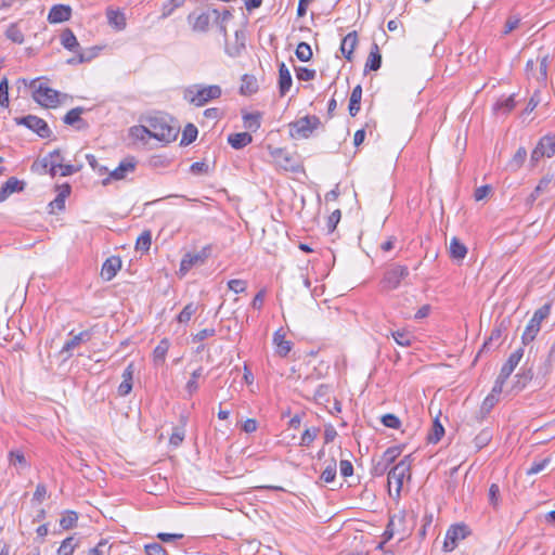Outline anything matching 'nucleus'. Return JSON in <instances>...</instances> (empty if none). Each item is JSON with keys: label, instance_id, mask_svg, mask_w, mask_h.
<instances>
[{"label": "nucleus", "instance_id": "44", "mask_svg": "<svg viewBox=\"0 0 555 555\" xmlns=\"http://www.w3.org/2000/svg\"><path fill=\"white\" fill-rule=\"evenodd\" d=\"M152 244V235L150 231L142 232L137 238L135 248L137 250L147 251Z\"/></svg>", "mask_w": 555, "mask_h": 555}, {"label": "nucleus", "instance_id": "10", "mask_svg": "<svg viewBox=\"0 0 555 555\" xmlns=\"http://www.w3.org/2000/svg\"><path fill=\"white\" fill-rule=\"evenodd\" d=\"M209 256V247H204L198 253H188L180 262L179 272L185 275L192 268L203 264Z\"/></svg>", "mask_w": 555, "mask_h": 555}, {"label": "nucleus", "instance_id": "25", "mask_svg": "<svg viewBox=\"0 0 555 555\" xmlns=\"http://www.w3.org/2000/svg\"><path fill=\"white\" fill-rule=\"evenodd\" d=\"M382 66V54L377 43H373L365 63V70H378Z\"/></svg>", "mask_w": 555, "mask_h": 555}, {"label": "nucleus", "instance_id": "21", "mask_svg": "<svg viewBox=\"0 0 555 555\" xmlns=\"http://www.w3.org/2000/svg\"><path fill=\"white\" fill-rule=\"evenodd\" d=\"M358 44V35L357 31H351L347 34L340 43V51L344 54V56L351 62L353 51Z\"/></svg>", "mask_w": 555, "mask_h": 555}, {"label": "nucleus", "instance_id": "13", "mask_svg": "<svg viewBox=\"0 0 555 555\" xmlns=\"http://www.w3.org/2000/svg\"><path fill=\"white\" fill-rule=\"evenodd\" d=\"M91 337H92L91 330L82 331L79 334L74 335L73 338H70L69 340H67L64 344L61 352L67 353V358H69L72 356V351L74 349L79 347L81 344L88 343L91 339Z\"/></svg>", "mask_w": 555, "mask_h": 555}, {"label": "nucleus", "instance_id": "48", "mask_svg": "<svg viewBox=\"0 0 555 555\" xmlns=\"http://www.w3.org/2000/svg\"><path fill=\"white\" fill-rule=\"evenodd\" d=\"M554 366H555V359L551 358V356L547 354L544 362L538 369V375L543 378L547 377L551 374V372L553 371Z\"/></svg>", "mask_w": 555, "mask_h": 555}, {"label": "nucleus", "instance_id": "32", "mask_svg": "<svg viewBox=\"0 0 555 555\" xmlns=\"http://www.w3.org/2000/svg\"><path fill=\"white\" fill-rule=\"evenodd\" d=\"M61 43L62 46L73 52H76L79 48V43L74 33L70 29H65L61 34Z\"/></svg>", "mask_w": 555, "mask_h": 555}, {"label": "nucleus", "instance_id": "42", "mask_svg": "<svg viewBox=\"0 0 555 555\" xmlns=\"http://www.w3.org/2000/svg\"><path fill=\"white\" fill-rule=\"evenodd\" d=\"M197 305L194 302L188 304L182 311L178 314L177 320L179 323H188L191 318L196 313Z\"/></svg>", "mask_w": 555, "mask_h": 555}, {"label": "nucleus", "instance_id": "57", "mask_svg": "<svg viewBox=\"0 0 555 555\" xmlns=\"http://www.w3.org/2000/svg\"><path fill=\"white\" fill-rule=\"evenodd\" d=\"M3 186H5V189L10 192V194L14 193V192H21L23 191L24 189V182L23 181H20L17 178L15 177H11L10 179H8V181L3 184Z\"/></svg>", "mask_w": 555, "mask_h": 555}, {"label": "nucleus", "instance_id": "14", "mask_svg": "<svg viewBox=\"0 0 555 555\" xmlns=\"http://www.w3.org/2000/svg\"><path fill=\"white\" fill-rule=\"evenodd\" d=\"M273 345L279 357L285 358L292 350L293 344L285 338V332L280 328L273 334Z\"/></svg>", "mask_w": 555, "mask_h": 555}, {"label": "nucleus", "instance_id": "50", "mask_svg": "<svg viewBox=\"0 0 555 555\" xmlns=\"http://www.w3.org/2000/svg\"><path fill=\"white\" fill-rule=\"evenodd\" d=\"M70 193V186L68 184H64L61 188L60 193L55 197V199L51 203L52 206H55L59 209H63L65 207V198Z\"/></svg>", "mask_w": 555, "mask_h": 555}, {"label": "nucleus", "instance_id": "49", "mask_svg": "<svg viewBox=\"0 0 555 555\" xmlns=\"http://www.w3.org/2000/svg\"><path fill=\"white\" fill-rule=\"evenodd\" d=\"M183 3L184 2L182 0H168L167 2H165L162 9V18H167L168 16H170L173 13V11L182 7Z\"/></svg>", "mask_w": 555, "mask_h": 555}, {"label": "nucleus", "instance_id": "7", "mask_svg": "<svg viewBox=\"0 0 555 555\" xmlns=\"http://www.w3.org/2000/svg\"><path fill=\"white\" fill-rule=\"evenodd\" d=\"M410 468L411 462L410 455H408L388 472V485L390 487L392 483H395L398 494L402 489L404 478L410 476Z\"/></svg>", "mask_w": 555, "mask_h": 555}, {"label": "nucleus", "instance_id": "63", "mask_svg": "<svg viewBox=\"0 0 555 555\" xmlns=\"http://www.w3.org/2000/svg\"><path fill=\"white\" fill-rule=\"evenodd\" d=\"M382 423L389 428H399L400 420L393 414H386L382 417Z\"/></svg>", "mask_w": 555, "mask_h": 555}, {"label": "nucleus", "instance_id": "31", "mask_svg": "<svg viewBox=\"0 0 555 555\" xmlns=\"http://www.w3.org/2000/svg\"><path fill=\"white\" fill-rule=\"evenodd\" d=\"M515 98L514 95H509L506 98L499 99L498 102L494 104L493 109L496 113L508 114L515 108Z\"/></svg>", "mask_w": 555, "mask_h": 555}, {"label": "nucleus", "instance_id": "29", "mask_svg": "<svg viewBox=\"0 0 555 555\" xmlns=\"http://www.w3.org/2000/svg\"><path fill=\"white\" fill-rule=\"evenodd\" d=\"M526 158L527 150L525 147H519L507 163V169L512 172L518 171L522 167Z\"/></svg>", "mask_w": 555, "mask_h": 555}, {"label": "nucleus", "instance_id": "16", "mask_svg": "<svg viewBox=\"0 0 555 555\" xmlns=\"http://www.w3.org/2000/svg\"><path fill=\"white\" fill-rule=\"evenodd\" d=\"M72 16V9L69 5L55 4L51 8L48 14V21L51 24L66 22Z\"/></svg>", "mask_w": 555, "mask_h": 555}, {"label": "nucleus", "instance_id": "39", "mask_svg": "<svg viewBox=\"0 0 555 555\" xmlns=\"http://www.w3.org/2000/svg\"><path fill=\"white\" fill-rule=\"evenodd\" d=\"M443 435H444V428L441 425V423L439 422V420L436 418L433 422L431 430L428 434V441L431 443H437L442 438Z\"/></svg>", "mask_w": 555, "mask_h": 555}, {"label": "nucleus", "instance_id": "33", "mask_svg": "<svg viewBox=\"0 0 555 555\" xmlns=\"http://www.w3.org/2000/svg\"><path fill=\"white\" fill-rule=\"evenodd\" d=\"M9 463L17 468H28L30 464L26 460L24 453L21 450H12L9 452Z\"/></svg>", "mask_w": 555, "mask_h": 555}, {"label": "nucleus", "instance_id": "51", "mask_svg": "<svg viewBox=\"0 0 555 555\" xmlns=\"http://www.w3.org/2000/svg\"><path fill=\"white\" fill-rule=\"evenodd\" d=\"M203 369L198 367L191 374L190 380L186 383L185 389L190 395H193L198 390L197 379L202 376Z\"/></svg>", "mask_w": 555, "mask_h": 555}, {"label": "nucleus", "instance_id": "27", "mask_svg": "<svg viewBox=\"0 0 555 555\" xmlns=\"http://www.w3.org/2000/svg\"><path fill=\"white\" fill-rule=\"evenodd\" d=\"M253 137L248 132H238L232 133L228 138L229 144L235 149L240 150L251 143Z\"/></svg>", "mask_w": 555, "mask_h": 555}, {"label": "nucleus", "instance_id": "55", "mask_svg": "<svg viewBox=\"0 0 555 555\" xmlns=\"http://www.w3.org/2000/svg\"><path fill=\"white\" fill-rule=\"evenodd\" d=\"M295 72H296V77L302 81H310V80L314 79V77L317 75L314 69H310L307 67H296Z\"/></svg>", "mask_w": 555, "mask_h": 555}, {"label": "nucleus", "instance_id": "61", "mask_svg": "<svg viewBox=\"0 0 555 555\" xmlns=\"http://www.w3.org/2000/svg\"><path fill=\"white\" fill-rule=\"evenodd\" d=\"M228 287L232 292L240 294L246 291L247 283L244 280L234 279L228 282Z\"/></svg>", "mask_w": 555, "mask_h": 555}, {"label": "nucleus", "instance_id": "6", "mask_svg": "<svg viewBox=\"0 0 555 555\" xmlns=\"http://www.w3.org/2000/svg\"><path fill=\"white\" fill-rule=\"evenodd\" d=\"M321 124L317 116H305L292 122L291 135L295 139H308Z\"/></svg>", "mask_w": 555, "mask_h": 555}, {"label": "nucleus", "instance_id": "1", "mask_svg": "<svg viewBox=\"0 0 555 555\" xmlns=\"http://www.w3.org/2000/svg\"><path fill=\"white\" fill-rule=\"evenodd\" d=\"M147 129L151 132V138H154L163 143H170L175 141L179 134L180 128L172 125L165 116H153L146 119Z\"/></svg>", "mask_w": 555, "mask_h": 555}, {"label": "nucleus", "instance_id": "23", "mask_svg": "<svg viewBox=\"0 0 555 555\" xmlns=\"http://www.w3.org/2000/svg\"><path fill=\"white\" fill-rule=\"evenodd\" d=\"M245 50V36L241 31H235V40L233 43L225 46V52L231 57H237Z\"/></svg>", "mask_w": 555, "mask_h": 555}, {"label": "nucleus", "instance_id": "11", "mask_svg": "<svg viewBox=\"0 0 555 555\" xmlns=\"http://www.w3.org/2000/svg\"><path fill=\"white\" fill-rule=\"evenodd\" d=\"M270 156L273 159V163L279 168L285 171H296L297 163L293 155H291L285 149H271Z\"/></svg>", "mask_w": 555, "mask_h": 555}, {"label": "nucleus", "instance_id": "37", "mask_svg": "<svg viewBox=\"0 0 555 555\" xmlns=\"http://www.w3.org/2000/svg\"><path fill=\"white\" fill-rule=\"evenodd\" d=\"M78 521V515L74 511H67L64 513L62 518L60 519V526L65 529H72L77 525Z\"/></svg>", "mask_w": 555, "mask_h": 555}, {"label": "nucleus", "instance_id": "38", "mask_svg": "<svg viewBox=\"0 0 555 555\" xmlns=\"http://www.w3.org/2000/svg\"><path fill=\"white\" fill-rule=\"evenodd\" d=\"M210 16L207 13H202L194 17L192 28L195 31H206L209 27Z\"/></svg>", "mask_w": 555, "mask_h": 555}, {"label": "nucleus", "instance_id": "15", "mask_svg": "<svg viewBox=\"0 0 555 555\" xmlns=\"http://www.w3.org/2000/svg\"><path fill=\"white\" fill-rule=\"evenodd\" d=\"M135 167V158L127 157L119 163L118 167L111 172L109 177L114 180H122L128 173L133 172Z\"/></svg>", "mask_w": 555, "mask_h": 555}, {"label": "nucleus", "instance_id": "20", "mask_svg": "<svg viewBox=\"0 0 555 555\" xmlns=\"http://www.w3.org/2000/svg\"><path fill=\"white\" fill-rule=\"evenodd\" d=\"M293 79L289 69L285 63L279 65V92L281 96H284L292 87Z\"/></svg>", "mask_w": 555, "mask_h": 555}, {"label": "nucleus", "instance_id": "45", "mask_svg": "<svg viewBox=\"0 0 555 555\" xmlns=\"http://www.w3.org/2000/svg\"><path fill=\"white\" fill-rule=\"evenodd\" d=\"M76 547L77 543H75L74 538L68 537L61 543L57 550V555H73Z\"/></svg>", "mask_w": 555, "mask_h": 555}, {"label": "nucleus", "instance_id": "58", "mask_svg": "<svg viewBox=\"0 0 555 555\" xmlns=\"http://www.w3.org/2000/svg\"><path fill=\"white\" fill-rule=\"evenodd\" d=\"M0 106H9V85L5 78L0 81Z\"/></svg>", "mask_w": 555, "mask_h": 555}, {"label": "nucleus", "instance_id": "17", "mask_svg": "<svg viewBox=\"0 0 555 555\" xmlns=\"http://www.w3.org/2000/svg\"><path fill=\"white\" fill-rule=\"evenodd\" d=\"M524 352V348L520 347L509 354L507 361L504 363L500 372L502 378H508L511 376V374L514 372V370L522 359Z\"/></svg>", "mask_w": 555, "mask_h": 555}, {"label": "nucleus", "instance_id": "34", "mask_svg": "<svg viewBox=\"0 0 555 555\" xmlns=\"http://www.w3.org/2000/svg\"><path fill=\"white\" fill-rule=\"evenodd\" d=\"M257 90H258L257 80L253 76L244 75L242 77V85L240 88V92L243 95H250V94L255 93Z\"/></svg>", "mask_w": 555, "mask_h": 555}, {"label": "nucleus", "instance_id": "36", "mask_svg": "<svg viewBox=\"0 0 555 555\" xmlns=\"http://www.w3.org/2000/svg\"><path fill=\"white\" fill-rule=\"evenodd\" d=\"M197 128L193 124H188L182 132L180 145H189L197 138Z\"/></svg>", "mask_w": 555, "mask_h": 555}, {"label": "nucleus", "instance_id": "60", "mask_svg": "<svg viewBox=\"0 0 555 555\" xmlns=\"http://www.w3.org/2000/svg\"><path fill=\"white\" fill-rule=\"evenodd\" d=\"M146 555H169L160 543H150L145 545Z\"/></svg>", "mask_w": 555, "mask_h": 555}, {"label": "nucleus", "instance_id": "62", "mask_svg": "<svg viewBox=\"0 0 555 555\" xmlns=\"http://www.w3.org/2000/svg\"><path fill=\"white\" fill-rule=\"evenodd\" d=\"M340 218H341V212H340V210H339V209L334 210V211L328 216V219H327V229H328V231H330V232H333V231L336 229V227H337V224H338V222H339Z\"/></svg>", "mask_w": 555, "mask_h": 555}, {"label": "nucleus", "instance_id": "54", "mask_svg": "<svg viewBox=\"0 0 555 555\" xmlns=\"http://www.w3.org/2000/svg\"><path fill=\"white\" fill-rule=\"evenodd\" d=\"M185 430L184 427H175L173 431L169 438V443L173 447H179L184 440Z\"/></svg>", "mask_w": 555, "mask_h": 555}, {"label": "nucleus", "instance_id": "46", "mask_svg": "<svg viewBox=\"0 0 555 555\" xmlns=\"http://www.w3.org/2000/svg\"><path fill=\"white\" fill-rule=\"evenodd\" d=\"M319 433H320V428H318V427L307 428L301 435L300 446L309 447L314 441V439L318 437Z\"/></svg>", "mask_w": 555, "mask_h": 555}, {"label": "nucleus", "instance_id": "41", "mask_svg": "<svg viewBox=\"0 0 555 555\" xmlns=\"http://www.w3.org/2000/svg\"><path fill=\"white\" fill-rule=\"evenodd\" d=\"M130 135L140 141L146 142L147 139H151V132L147 129V124L145 126H133L130 128Z\"/></svg>", "mask_w": 555, "mask_h": 555}, {"label": "nucleus", "instance_id": "59", "mask_svg": "<svg viewBox=\"0 0 555 555\" xmlns=\"http://www.w3.org/2000/svg\"><path fill=\"white\" fill-rule=\"evenodd\" d=\"M489 503L493 507H498L500 503V487L496 483H492L489 488Z\"/></svg>", "mask_w": 555, "mask_h": 555}, {"label": "nucleus", "instance_id": "12", "mask_svg": "<svg viewBox=\"0 0 555 555\" xmlns=\"http://www.w3.org/2000/svg\"><path fill=\"white\" fill-rule=\"evenodd\" d=\"M17 125H24L30 130L35 131L41 138L50 137L51 130L48 124L35 115H28L21 118H15Z\"/></svg>", "mask_w": 555, "mask_h": 555}, {"label": "nucleus", "instance_id": "22", "mask_svg": "<svg viewBox=\"0 0 555 555\" xmlns=\"http://www.w3.org/2000/svg\"><path fill=\"white\" fill-rule=\"evenodd\" d=\"M134 374L133 363H129L122 372V382L118 386V395L125 397L132 390V379Z\"/></svg>", "mask_w": 555, "mask_h": 555}, {"label": "nucleus", "instance_id": "43", "mask_svg": "<svg viewBox=\"0 0 555 555\" xmlns=\"http://www.w3.org/2000/svg\"><path fill=\"white\" fill-rule=\"evenodd\" d=\"M297 59L301 62H308L312 57L311 47L306 42H300L295 51Z\"/></svg>", "mask_w": 555, "mask_h": 555}, {"label": "nucleus", "instance_id": "24", "mask_svg": "<svg viewBox=\"0 0 555 555\" xmlns=\"http://www.w3.org/2000/svg\"><path fill=\"white\" fill-rule=\"evenodd\" d=\"M449 250L450 257L456 261H462L467 255V247L457 237L451 238Z\"/></svg>", "mask_w": 555, "mask_h": 555}, {"label": "nucleus", "instance_id": "30", "mask_svg": "<svg viewBox=\"0 0 555 555\" xmlns=\"http://www.w3.org/2000/svg\"><path fill=\"white\" fill-rule=\"evenodd\" d=\"M362 98V87L360 85L356 86L352 89L350 100H349V114L351 116H356L360 111Z\"/></svg>", "mask_w": 555, "mask_h": 555}, {"label": "nucleus", "instance_id": "4", "mask_svg": "<svg viewBox=\"0 0 555 555\" xmlns=\"http://www.w3.org/2000/svg\"><path fill=\"white\" fill-rule=\"evenodd\" d=\"M409 268L406 266L392 263L388 266L379 282L383 292H391L397 289L401 282L409 275Z\"/></svg>", "mask_w": 555, "mask_h": 555}, {"label": "nucleus", "instance_id": "3", "mask_svg": "<svg viewBox=\"0 0 555 555\" xmlns=\"http://www.w3.org/2000/svg\"><path fill=\"white\" fill-rule=\"evenodd\" d=\"M222 94V90L218 85L201 86L195 85L188 88L184 93V99L191 104L201 107L206 105L211 100L219 99Z\"/></svg>", "mask_w": 555, "mask_h": 555}, {"label": "nucleus", "instance_id": "9", "mask_svg": "<svg viewBox=\"0 0 555 555\" xmlns=\"http://www.w3.org/2000/svg\"><path fill=\"white\" fill-rule=\"evenodd\" d=\"M555 154L554 137L544 135L540 139L531 153L530 164L535 166L543 157H552Z\"/></svg>", "mask_w": 555, "mask_h": 555}, {"label": "nucleus", "instance_id": "19", "mask_svg": "<svg viewBox=\"0 0 555 555\" xmlns=\"http://www.w3.org/2000/svg\"><path fill=\"white\" fill-rule=\"evenodd\" d=\"M121 268V260L118 257H111L105 260L101 269V276L105 281H111Z\"/></svg>", "mask_w": 555, "mask_h": 555}, {"label": "nucleus", "instance_id": "53", "mask_svg": "<svg viewBox=\"0 0 555 555\" xmlns=\"http://www.w3.org/2000/svg\"><path fill=\"white\" fill-rule=\"evenodd\" d=\"M244 125L247 129L256 131L260 127V115L251 113L244 115Z\"/></svg>", "mask_w": 555, "mask_h": 555}, {"label": "nucleus", "instance_id": "40", "mask_svg": "<svg viewBox=\"0 0 555 555\" xmlns=\"http://www.w3.org/2000/svg\"><path fill=\"white\" fill-rule=\"evenodd\" d=\"M169 349V341L163 339L154 349L153 356L155 363H163Z\"/></svg>", "mask_w": 555, "mask_h": 555}, {"label": "nucleus", "instance_id": "47", "mask_svg": "<svg viewBox=\"0 0 555 555\" xmlns=\"http://www.w3.org/2000/svg\"><path fill=\"white\" fill-rule=\"evenodd\" d=\"M82 113H83V108L82 107H75V108L70 109L64 116V122L67 124V125L74 126V125L82 121V119L80 118V115Z\"/></svg>", "mask_w": 555, "mask_h": 555}, {"label": "nucleus", "instance_id": "26", "mask_svg": "<svg viewBox=\"0 0 555 555\" xmlns=\"http://www.w3.org/2000/svg\"><path fill=\"white\" fill-rule=\"evenodd\" d=\"M391 336L401 347H410L416 339L413 333L405 328L391 332Z\"/></svg>", "mask_w": 555, "mask_h": 555}, {"label": "nucleus", "instance_id": "35", "mask_svg": "<svg viewBox=\"0 0 555 555\" xmlns=\"http://www.w3.org/2000/svg\"><path fill=\"white\" fill-rule=\"evenodd\" d=\"M5 37L10 41L22 44L24 42V34L16 23L11 24L5 30Z\"/></svg>", "mask_w": 555, "mask_h": 555}, {"label": "nucleus", "instance_id": "5", "mask_svg": "<svg viewBox=\"0 0 555 555\" xmlns=\"http://www.w3.org/2000/svg\"><path fill=\"white\" fill-rule=\"evenodd\" d=\"M550 305H543L538 310H535L521 335L522 345L526 346L535 339L538 333L541 330L542 321L550 315Z\"/></svg>", "mask_w": 555, "mask_h": 555}, {"label": "nucleus", "instance_id": "52", "mask_svg": "<svg viewBox=\"0 0 555 555\" xmlns=\"http://www.w3.org/2000/svg\"><path fill=\"white\" fill-rule=\"evenodd\" d=\"M336 477V461L332 460L331 463L326 466V468L322 472L320 478L326 482H333Z\"/></svg>", "mask_w": 555, "mask_h": 555}, {"label": "nucleus", "instance_id": "2", "mask_svg": "<svg viewBox=\"0 0 555 555\" xmlns=\"http://www.w3.org/2000/svg\"><path fill=\"white\" fill-rule=\"evenodd\" d=\"M42 79L43 78H37L30 82L29 87L33 89V99L43 107L54 108L61 104L67 95L50 88Z\"/></svg>", "mask_w": 555, "mask_h": 555}, {"label": "nucleus", "instance_id": "64", "mask_svg": "<svg viewBox=\"0 0 555 555\" xmlns=\"http://www.w3.org/2000/svg\"><path fill=\"white\" fill-rule=\"evenodd\" d=\"M551 182H552V177H550V176L543 177L539 181V183L535 186V189L533 190L535 192V195H541L544 192H546L548 190V186H550Z\"/></svg>", "mask_w": 555, "mask_h": 555}, {"label": "nucleus", "instance_id": "28", "mask_svg": "<svg viewBox=\"0 0 555 555\" xmlns=\"http://www.w3.org/2000/svg\"><path fill=\"white\" fill-rule=\"evenodd\" d=\"M106 16L108 20V24L117 30H121L126 27V17L122 12L108 9L106 11Z\"/></svg>", "mask_w": 555, "mask_h": 555}, {"label": "nucleus", "instance_id": "8", "mask_svg": "<svg viewBox=\"0 0 555 555\" xmlns=\"http://www.w3.org/2000/svg\"><path fill=\"white\" fill-rule=\"evenodd\" d=\"M469 534L470 530L464 524H456L451 526L446 533L443 550L446 552L453 551L457 546L459 541L464 540Z\"/></svg>", "mask_w": 555, "mask_h": 555}, {"label": "nucleus", "instance_id": "18", "mask_svg": "<svg viewBox=\"0 0 555 555\" xmlns=\"http://www.w3.org/2000/svg\"><path fill=\"white\" fill-rule=\"evenodd\" d=\"M63 156L60 150H54L42 159V166L49 169L51 177H55L57 168L63 164Z\"/></svg>", "mask_w": 555, "mask_h": 555}, {"label": "nucleus", "instance_id": "56", "mask_svg": "<svg viewBox=\"0 0 555 555\" xmlns=\"http://www.w3.org/2000/svg\"><path fill=\"white\" fill-rule=\"evenodd\" d=\"M401 453V450L397 447H392V448H388L383 456H382V461L387 464V465H390L391 463H393L396 461V459L400 455Z\"/></svg>", "mask_w": 555, "mask_h": 555}]
</instances>
